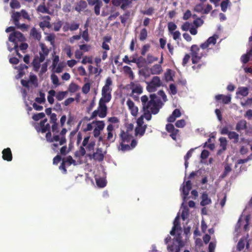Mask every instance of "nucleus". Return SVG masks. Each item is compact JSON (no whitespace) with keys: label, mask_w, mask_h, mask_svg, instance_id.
Listing matches in <instances>:
<instances>
[{"label":"nucleus","mask_w":252,"mask_h":252,"mask_svg":"<svg viewBox=\"0 0 252 252\" xmlns=\"http://www.w3.org/2000/svg\"><path fill=\"white\" fill-rule=\"evenodd\" d=\"M132 93L141 94L143 92L142 87L140 84H135L133 82L130 83Z\"/></svg>","instance_id":"obj_24"},{"label":"nucleus","mask_w":252,"mask_h":252,"mask_svg":"<svg viewBox=\"0 0 252 252\" xmlns=\"http://www.w3.org/2000/svg\"><path fill=\"white\" fill-rule=\"evenodd\" d=\"M8 40L13 43L15 48H16L18 47V42L25 41V38L21 32L16 31L9 34Z\"/></svg>","instance_id":"obj_4"},{"label":"nucleus","mask_w":252,"mask_h":252,"mask_svg":"<svg viewBox=\"0 0 252 252\" xmlns=\"http://www.w3.org/2000/svg\"><path fill=\"white\" fill-rule=\"evenodd\" d=\"M186 124V123L185 120L184 119H181V120H178L176 122L175 126L177 127L182 128L185 126Z\"/></svg>","instance_id":"obj_58"},{"label":"nucleus","mask_w":252,"mask_h":252,"mask_svg":"<svg viewBox=\"0 0 252 252\" xmlns=\"http://www.w3.org/2000/svg\"><path fill=\"white\" fill-rule=\"evenodd\" d=\"M175 242L177 243V244L180 245L181 247L184 246V243L182 240V237L180 233H178L176 236Z\"/></svg>","instance_id":"obj_63"},{"label":"nucleus","mask_w":252,"mask_h":252,"mask_svg":"<svg viewBox=\"0 0 252 252\" xmlns=\"http://www.w3.org/2000/svg\"><path fill=\"white\" fill-rule=\"evenodd\" d=\"M101 97L99 100V102H103L105 103L110 102L112 98L111 93L101 91Z\"/></svg>","instance_id":"obj_20"},{"label":"nucleus","mask_w":252,"mask_h":252,"mask_svg":"<svg viewBox=\"0 0 252 252\" xmlns=\"http://www.w3.org/2000/svg\"><path fill=\"white\" fill-rule=\"evenodd\" d=\"M67 94V91H60L55 95V96L58 101H61L64 99Z\"/></svg>","instance_id":"obj_39"},{"label":"nucleus","mask_w":252,"mask_h":252,"mask_svg":"<svg viewBox=\"0 0 252 252\" xmlns=\"http://www.w3.org/2000/svg\"><path fill=\"white\" fill-rule=\"evenodd\" d=\"M87 7V2L85 0H80L76 3L74 9L76 11L80 13L81 11L86 9Z\"/></svg>","instance_id":"obj_22"},{"label":"nucleus","mask_w":252,"mask_h":252,"mask_svg":"<svg viewBox=\"0 0 252 252\" xmlns=\"http://www.w3.org/2000/svg\"><path fill=\"white\" fill-rule=\"evenodd\" d=\"M178 230L182 231L180 222L179 221V216H177L174 219L173 222V226L172 227V228L170 232V234L173 236L175 234V231H178Z\"/></svg>","instance_id":"obj_11"},{"label":"nucleus","mask_w":252,"mask_h":252,"mask_svg":"<svg viewBox=\"0 0 252 252\" xmlns=\"http://www.w3.org/2000/svg\"><path fill=\"white\" fill-rule=\"evenodd\" d=\"M95 123L96 124V127L93 130V134L94 136L96 138L99 136L100 131L104 129L105 124L103 121H97Z\"/></svg>","instance_id":"obj_8"},{"label":"nucleus","mask_w":252,"mask_h":252,"mask_svg":"<svg viewBox=\"0 0 252 252\" xmlns=\"http://www.w3.org/2000/svg\"><path fill=\"white\" fill-rule=\"evenodd\" d=\"M93 158L98 161H101L103 160L104 155L102 153V150L101 148H97L96 152L94 153L92 155Z\"/></svg>","instance_id":"obj_25"},{"label":"nucleus","mask_w":252,"mask_h":252,"mask_svg":"<svg viewBox=\"0 0 252 252\" xmlns=\"http://www.w3.org/2000/svg\"><path fill=\"white\" fill-rule=\"evenodd\" d=\"M67 132V129L65 128H63L61 131L60 133V135L61 137L60 141V145H63L66 143V139L65 136L66 133Z\"/></svg>","instance_id":"obj_32"},{"label":"nucleus","mask_w":252,"mask_h":252,"mask_svg":"<svg viewBox=\"0 0 252 252\" xmlns=\"http://www.w3.org/2000/svg\"><path fill=\"white\" fill-rule=\"evenodd\" d=\"M162 83L158 76H154L152 80L148 83L147 86V91L150 92H154L157 90V88L161 86Z\"/></svg>","instance_id":"obj_5"},{"label":"nucleus","mask_w":252,"mask_h":252,"mask_svg":"<svg viewBox=\"0 0 252 252\" xmlns=\"http://www.w3.org/2000/svg\"><path fill=\"white\" fill-rule=\"evenodd\" d=\"M181 113L180 110L178 109H175L167 118V122L169 123H173L175 121L177 118L181 116Z\"/></svg>","instance_id":"obj_17"},{"label":"nucleus","mask_w":252,"mask_h":252,"mask_svg":"<svg viewBox=\"0 0 252 252\" xmlns=\"http://www.w3.org/2000/svg\"><path fill=\"white\" fill-rule=\"evenodd\" d=\"M215 98L217 100H221L222 102L224 104H228L231 101V94H227L226 95L218 94L215 96Z\"/></svg>","instance_id":"obj_21"},{"label":"nucleus","mask_w":252,"mask_h":252,"mask_svg":"<svg viewBox=\"0 0 252 252\" xmlns=\"http://www.w3.org/2000/svg\"><path fill=\"white\" fill-rule=\"evenodd\" d=\"M10 5L12 9H18L21 7V4L17 0H11Z\"/></svg>","instance_id":"obj_49"},{"label":"nucleus","mask_w":252,"mask_h":252,"mask_svg":"<svg viewBox=\"0 0 252 252\" xmlns=\"http://www.w3.org/2000/svg\"><path fill=\"white\" fill-rule=\"evenodd\" d=\"M215 137L213 136L212 137L208 139V141L206 142V147H208L210 150H213L215 148V145L214 143H212V141H214Z\"/></svg>","instance_id":"obj_48"},{"label":"nucleus","mask_w":252,"mask_h":252,"mask_svg":"<svg viewBox=\"0 0 252 252\" xmlns=\"http://www.w3.org/2000/svg\"><path fill=\"white\" fill-rule=\"evenodd\" d=\"M147 125H144L143 126H137L135 129V135L143 136L147 128Z\"/></svg>","instance_id":"obj_29"},{"label":"nucleus","mask_w":252,"mask_h":252,"mask_svg":"<svg viewBox=\"0 0 252 252\" xmlns=\"http://www.w3.org/2000/svg\"><path fill=\"white\" fill-rule=\"evenodd\" d=\"M203 246V243L202 240L200 238H196L195 240V251L197 252H204L202 251V248Z\"/></svg>","instance_id":"obj_33"},{"label":"nucleus","mask_w":252,"mask_h":252,"mask_svg":"<svg viewBox=\"0 0 252 252\" xmlns=\"http://www.w3.org/2000/svg\"><path fill=\"white\" fill-rule=\"evenodd\" d=\"M235 129L239 133L244 130L245 134H252V126H248L247 122L245 120H241L236 125Z\"/></svg>","instance_id":"obj_2"},{"label":"nucleus","mask_w":252,"mask_h":252,"mask_svg":"<svg viewBox=\"0 0 252 252\" xmlns=\"http://www.w3.org/2000/svg\"><path fill=\"white\" fill-rule=\"evenodd\" d=\"M46 5L50 11H54V9L57 7V4L56 3L55 0H48Z\"/></svg>","instance_id":"obj_42"},{"label":"nucleus","mask_w":252,"mask_h":252,"mask_svg":"<svg viewBox=\"0 0 252 252\" xmlns=\"http://www.w3.org/2000/svg\"><path fill=\"white\" fill-rule=\"evenodd\" d=\"M45 117V114L43 112H41L34 114L32 118L35 121H37L40 119H43Z\"/></svg>","instance_id":"obj_52"},{"label":"nucleus","mask_w":252,"mask_h":252,"mask_svg":"<svg viewBox=\"0 0 252 252\" xmlns=\"http://www.w3.org/2000/svg\"><path fill=\"white\" fill-rule=\"evenodd\" d=\"M158 60V58L154 57L150 54L147 55L146 61L148 63H152Z\"/></svg>","instance_id":"obj_51"},{"label":"nucleus","mask_w":252,"mask_h":252,"mask_svg":"<svg viewBox=\"0 0 252 252\" xmlns=\"http://www.w3.org/2000/svg\"><path fill=\"white\" fill-rule=\"evenodd\" d=\"M126 105L130 110L131 115L136 116L138 114V108L135 106L134 102L131 99H128L126 101Z\"/></svg>","instance_id":"obj_13"},{"label":"nucleus","mask_w":252,"mask_h":252,"mask_svg":"<svg viewBox=\"0 0 252 252\" xmlns=\"http://www.w3.org/2000/svg\"><path fill=\"white\" fill-rule=\"evenodd\" d=\"M56 95V92L53 90H50L48 92V95L47 96V100L48 102L52 104L54 102V96Z\"/></svg>","instance_id":"obj_37"},{"label":"nucleus","mask_w":252,"mask_h":252,"mask_svg":"<svg viewBox=\"0 0 252 252\" xmlns=\"http://www.w3.org/2000/svg\"><path fill=\"white\" fill-rule=\"evenodd\" d=\"M228 138L230 139H233L234 143H236L238 142L239 135L235 131H230L228 134Z\"/></svg>","instance_id":"obj_35"},{"label":"nucleus","mask_w":252,"mask_h":252,"mask_svg":"<svg viewBox=\"0 0 252 252\" xmlns=\"http://www.w3.org/2000/svg\"><path fill=\"white\" fill-rule=\"evenodd\" d=\"M150 70L152 74H159L162 71V68L160 64H156L151 68Z\"/></svg>","instance_id":"obj_27"},{"label":"nucleus","mask_w":252,"mask_h":252,"mask_svg":"<svg viewBox=\"0 0 252 252\" xmlns=\"http://www.w3.org/2000/svg\"><path fill=\"white\" fill-rule=\"evenodd\" d=\"M51 79L52 80V83L54 85H56V86H58L60 85L59 78L56 75L52 74L51 75Z\"/></svg>","instance_id":"obj_55"},{"label":"nucleus","mask_w":252,"mask_h":252,"mask_svg":"<svg viewBox=\"0 0 252 252\" xmlns=\"http://www.w3.org/2000/svg\"><path fill=\"white\" fill-rule=\"evenodd\" d=\"M107 140L110 143H113L116 139V135L114 136L113 131H114V126L112 124H109L107 126Z\"/></svg>","instance_id":"obj_10"},{"label":"nucleus","mask_w":252,"mask_h":252,"mask_svg":"<svg viewBox=\"0 0 252 252\" xmlns=\"http://www.w3.org/2000/svg\"><path fill=\"white\" fill-rule=\"evenodd\" d=\"M231 167L227 164L225 166V168H224V171L222 174V175H221V177L222 178H224L225 177H226L228 174L231 171Z\"/></svg>","instance_id":"obj_62"},{"label":"nucleus","mask_w":252,"mask_h":252,"mask_svg":"<svg viewBox=\"0 0 252 252\" xmlns=\"http://www.w3.org/2000/svg\"><path fill=\"white\" fill-rule=\"evenodd\" d=\"M166 130L170 133V136L173 140L176 141L178 138H179L180 131L179 129L175 128L174 125L172 124H168L166 125Z\"/></svg>","instance_id":"obj_7"},{"label":"nucleus","mask_w":252,"mask_h":252,"mask_svg":"<svg viewBox=\"0 0 252 252\" xmlns=\"http://www.w3.org/2000/svg\"><path fill=\"white\" fill-rule=\"evenodd\" d=\"M80 24L75 22H71L69 25V30L74 31L77 30L79 27Z\"/></svg>","instance_id":"obj_57"},{"label":"nucleus","mask_w":252,"mask_h":252,"mask_svg":"<svg viewBox=\"0 0 252 252\" xmlns=\"http://www.w3.org/2000/svg\"><path fill=\"white\" fill-rule=\"evenodd\" d=\"M96 184L100 188H104L106 185L105 180L101 178L96 179Z\"/></svg>","instance_id":"obj_47"},{"label":"nucleus","mask_w":252,"mask_h":252,"mask_svg":"<svg viewBox=\"0 0 252 252\" xmlns=\"http://www.w3.org/2000/svg\"><path fill=\"white\" fill-rule=\"evenodd\" d=\"M29 81H30V83L32 84L34 86L37 87L38 86L37 76L33 73H30Z\"/></svg>","instance_id":"obj_40"},{"label":"nucleus","mask_w":252,"mask_h":252,"mask_svg":"<svg viewBox=\"0 0 252 252\" xmlns=\"http://www.w3.org/2000/svg\"><path fill=\"white\" fill-rule=\"evenodd\" d=\"M183 247L180 245L175 244L174 242L172 245L169 246L167 249L170 252H180L181 248Z\"/></svg>","instance_id":"obj_31"},{"label":"nucleus","mask_w":252,"mask_h":252,"mask_svg":"<svg viewBox=\"0 0 252 252\" xmlns=\"http://www.w3.org/2000/svg\"><path fill=\"white\" fill-rule=\"evenodd\" d=\"M137 62L136 63L138 67H142L144 64L147 63L146 60L142 56H140L137 58Z\"/></svg>","instance_id":"obj_50"},{"label":"nucleus","mask_w":252,"mask_h":252,"mask_svg":"<svg viewBox=\"0 0 252 252\" xmlns=\"http://www.w3.org/2000/svg\"><path fill=\"white\" fill-rule=\"evenodd\" d=\"M21 14L19 12L13 11L12 13L11 17V21H12L13 23L15 25H18L19 20L21 19Z\"/></svg>","instance_id":"obj_23"},{"label":"nucleus","mask_w":252,"mask_h":252,"mask_svg":"<svg viewBox=\"0 0 252 252\" xmlns=\"http://www.w3.org/2000/svg\"><path fill=\"white\" fill-rule=\"evenodd\" d=\"M191 189V183L190 180H188L186 184H183L182 187L181 188L182 193L183 194V199L185 200Z\"/></svg>","instance_id":"obj_9"},{"label":"nucleus","mask_w":252,"mask_h":252,"mask_svg":"<svg viewBox=\"0 0 252 252\" xmlns=\"http://www.w3.org/2000/svg\"><path fill=\"white\" fill-rule=\"evenodd\" d=\"M177 25L173 22H169L168 23V29L170 32H173L177 29Z\"/></svg>","instance_id":"obj_64"},{"label":"nucleus","mask_w":252,"mask_h":252,"mask_svg":"<svg viewBox=\"0 0 252 252\" xmlns=\"http://www.w3.org/2000/svg\"><path fill=\"white\" fill-rule=\"evenodd\" d=\"M15 26L17 29H20L23 31H28L29 27V25H28L27 24H21L20 23H19L18 25H16Z\"/></svg>","instance_id":"obj_59"},{"label":"nucleus","mask_w":252,"mask_h":252,"mask_svg":"<svg viewBox=\"0 0 252 252\" xmlns=\"http://www.w3.org/2000/svg\"><path fill=\"white\" fill-rule=\"evenodd\" d=\"M41 62H39L38 59V56H35L32 61V64L34 67V70L36 71H38L40 66V63Z\"/></svg>","instance_id":"obj_36"},{"label":"nucleus","mask_w":252,"mask_h":252,"mask_svg":"<svg viewBox=\"0 0 252 252\" xmlns=\"http://www.w3.org/2000/svg\"><path fill=\"white\" fill-rule=\"evenodd\" d=\"M150 100H149L148 97L146 95L141 97L144 111L142 116L147 121L151 120L152 114H158L163 105L160 99L158 97L156 94H150Z\"/></svg>","instance_id":"obj_1"},{"label":"nucleus","mask_w":252,"mask_h":252,"mask_svg":"<svg viewBox=\"0 0 252 252\" xmlns=\"http://www.w3.org/2000/svg\"><path fill=\"white\" fill-rule=\"evenodd\" d=\"M148 36L147 31L146 28L142 29L140 33L139 39L141 41L145 40Z\"/></svg>","instance_id":"obj_44"},{"label":"nucleus","mask_w":252,"mask_h":252,"mask_svg":"<svg viewBox=\"0 0 252 252\" xmlns=\"http://www.w3.org/2000/svg\"><path fill=\"white\" fill-rule=\"evenodd\" d=\"M249 94V89L246 87H239L236 92L237 95H240L242 96H246Z\"/></svg>","instance_id":"obj_30"},{"label":"nucleus","mask_w":252,"mask_h":252,"mask_svg":"<svg viewBox=\"0 0 252 252\" xmlns=\"http://www.w3.org/2000/svg\"><path fill=\"white\" fill-rule=\"evenodd\" d=\"M250 219V217L249 215L246 216L245 218H243L242 217H241L239 219L238 222L235 227V232L238 235V233H240V227L241 225H244V229L245 231H248L249 230V221Z\"/></svg>","instance_id":"obj_6"},{"label":"nucleus","mask_w":252,"mask_h":252,"mask_svg":"<svg viewBox=\"0 0 252 252\" xmlns=\"http://www.w3.org/2000/svg\"><path fill=\"white\" fill-rule=\"evenodd\" d=\"M2 158L4 160L10 161L12 160V154L11 149L9 148L4 149L2 151Z\"/></svg>","instance_id":"obj_16"},{"label":"nucleus","mask_w":252,"mask_h":252,"mask_svg":"<svg viewBox=\"0 0 252 252\" xmlns=\"http://www.w3.org/2000/svg\"><path fill=\"white\" fill-rule=\"evenodd\" d=\"M125 142H121L120 146H121V150L122 151L125 152L126 151H129L131 149L130 145L128 144H125Z\"/></svg>","instance_id":"obj_56"},{"label":"nucleus","mask_w":252,"mask_h":252,"mask_svg":"<svg viewBox=\"0 0 252 252\" xmlns=\"http://www.w3.org/2000/svg\"><path fill=\"white\" fill-rule=\"evenodd\" d=\"M30 36L34 39L39 41L41 38V35L40 32H38L34 27L32 28L30 31Z\"/></svg>","instance_id":"obj_26"},{"label":"nucleus","mask_w":252,"mask_h":252,"mask_svg":"<svg viewBox=\"0 0 252 252\" xmlns=\"http://www.w3.org/2000/svg\"><path fill=\"white\" fill-rule=\"evenodd\" d=\"M123 69H124V72L126 74L128 75L129 77L131 79H133V78H134L133 73L131 70V68L129 66L125 65L123 67Z\"/></svg>","instance_id":"obj_41"},{"label":"nucleus","mask_w":252,"mask_h":252,"mask_svg":"<svg viewBox=\"0 0 252 252\" xmlns=\"http://www.w3.org/2000/svg\"><path fill=\"white\" fill-rule=\"evenodd\" d=\"M37 10L38 12H41L42 13H47L49 14H51L52 13V12L50 11L48 8L47 5H45L44 2H43V3L42 4H40L38 5L37 8Z\"/></svg>","instance_id":"obj_28"},{"label":"nucleus","mask_w":252,"mask_h":252,"mask_svg":"<svg viewBox=\"0 0 252 252\" xmlns=\"http://www.w3.org/2000/svg\"><path fill=\"white\" fill-rule=\"evenodd\" d=\"M103 3L101 0H99L97 3L94 5V11L96 16L100 14V8L102 6Z\"/></svg>","instance_id":"obj_38"},{"label":"nucleus","mask_w":252,"mask_h":252,"mask_svg":"<svg viewBox=\"0 0 252 252\" xmlns=\"http://www.w3.org/2000/svg\"><path fill=\"white\" fill-rule=\"evenodd\" d=\"M194 10L195 12L201 13H205V6L203 3H200L198 4H197L194 8Z\"/></svg>","instance_id":"obj_43"},{"label":"nucleus","mask_w":252,"mask_h":252,"mask_svg":"<svg viewBox=\"0 0 252 252\" xmlns=\"http://www.w3.org/2000/svg\"><path fill=\"white\" fill-rule=\"evenodd\" d=\"M203 172H204V170L202 169H200L199 170L195 171L192 172L189 175V178L191 179L195 176L199 178L200 176H202L201 178V183L202 184H205V176H202V174Z\"/></svg>","instance_id":"obj_18"},{"label":"nucleus","mask_w":252,"mask_h":252,"mask_svg":"<svg viewBox=\"0 0 252 252\" xmlns=\"http://www.w3.org/2000/svg\"><path fill=\"white\" fill-rule=\"evenodd\" d=\"M150 48V45L149 44H145L143 46L141 52V54L142 56H145L146 52L148 51L149 49Z\"/></svg>","instance_id":"obj_60"},{"label":"nucleus","mask_w":252,"mask_h":252,"mask_svg":"<svg viewBox=\"0 0 252 252\" xmlns=\"http://www.w3.org/2000/svg\"><path fill=\"white\" fill-rule=\"evenodd\" d=\"M120 136L121 139V142L128 143L130 141L132 138V135L129 134L128 130L126 131L122 130Z\"/></svg>","instance_id":"obj_15"},{"label":"nucleus","mask_w":252,"mask_h":252,"mask_svg":"<svg viewBox=\"0 0 252 252\" xmlns=\"http://www.w3.org/2000/svg\"><path fill=\"white\" fill-rule=\"evenodd\" d=\"M190 51L192 63H198L203 56V52H201L200 48L197 45H192L190 48Z\"/></svg>","instance_id":"obj_3"},{"label":"nucleus","mask_w":252,"mask_h":252,"mask_svg":"<svg viewBox=\"0 0 252 252\" xmlns=\"http://www.w3.org/2000/svg\"><path fill=\"white\" fill-rule=\"evenodd\" d=\"M250 55H251V54H249L248 53V51L247 54H245L241 56V59H240L241 61L243 63H247L250 60Z\"/></svg>","instance_id":"obj_53"},{"label":"nucleus","mask_w":252,"mask_h":252,"mask_svg":"<svg viewBox=\"0 0 252 252\" xmlns=\"http://www.w3.org/2000/svg\"><path fill=\"white\" fill-rule=\"evenodd\" d=\"M78 86L75 83H71L69 85L68 87V91L70 92H75L78 89Z\"/></svg>","instance_id":"obj_61"},{"label":"nucleus","mask_w":252,"mask_h":252,"mask_svg":"<svg viewBox=\"0 0 252 252\" xmlns=\"http://www.w3.org/2000/svg\"><path fill=\"white\" fill-rule=\"evenodd\" d=\"M219 36L217 34H214L212 36L210 37L207 41H206V48L210 45L212 44L214 45L216 43L217 39L218 38Z\"/></svg>","instance_id":"obj_34"},{"label":"nucleus","mask_w":252,"mask_h":252,"mask_svg":"<svg viewBox=\"0 0 252 252\" xmlns=\"http://www.w3.org/2000/svg\"><path fill=\"white\" fill-rule=\"evenodd\" d=\"M103 102H99L97 110L99 111V117L103 118L106 116L107 108Z\"/></svg>","instance_id":"obj_12"},{"label":"nucleus","mask_w":252,"mask_h":252,"mask_svg":"<svg viewBox=\"0 0 252 252\" xmlns=\"http://www.w3.org/2000/svg\"><path fill=\"white\" fill-rule=\"evenodd\" d=\"M112 85L113 82L111 78L108 77L105 80L104 86L102 87L101 91L111 93Z\"/></svg>","instance_id":"obj_14"},{"label":"nucleus","mask_w":252,"mask_h":252,"mask_svg":"<svg viewBox=\"0 0 252 252\" xmlns=\"http://www.w3.org/2000/svg\"><path fill=\"white\" fill-rule=\"evenodd\" d=\"M90 87L91 86L89 83H85L82 88V93L85 94H87L90 91Z\"/></svg>","instance_id":"obj_54"},{"label":"nucleus","mask_w":252,"mask_h":252,"mask_svg":"<svg viewBox=\"0 0 252 252\" xmlns=\"http://www.w3.org/2000/svg\"><path fill=\"white\" fill-rule=\"evenodd\" d=\"M192 151H193L192 149L189 150L184 157L185 166L186 168H187L188 166L189 162H188V160L191 157Z\"/></svg>","instance_id":"obj_45"},{"label":"nucleus","mask_w":252,"mask_h":252,"mask_svg":"<svg viewBox=\"0 0 252 252\" xmlns=\"http://www.w3.org/2000/svg\"><path fill=\"white\" fill-rule=\"evenodd\" d=\"M216 247V241L215 239H213L209 243L208 246V252H214Z\"/></svg>","instance_id":"obj_46"},{"label":"nucleus","mask_w":252,"mask_h":252,"mask_svg":"<svg viewBox=\"0 0 252 252\" xmlns=\"http://www.w3.org/2000/svg\"><path fill=\"white\" fill-rule=\"evenodd\" d=\"M219 141L220 142V147L221 149H220L218 152L217 155H220L222 152L226 150V147L227 145V141L225 137H220L219 139Z\"/></svg>","instance_id":"obj_19"}]
</instances>
